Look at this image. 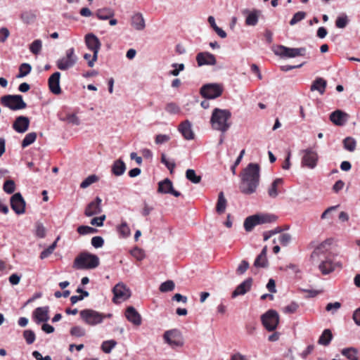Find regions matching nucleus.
<instances>
[{
  "label": "nucleus",
  "mask_w": 360,
  "mask_h": 360,
  "mask_svg": "<svg viewBox=\"0 0 360 360\" xmlns=\"http://www.w3.org/2000/svg\"><path fill=\"white\" fill-rule=\"evenodd\" d=\"M258 219V214L247 217L244 221V228L245 231L248 232L251 231L255 226L259 224Z\"/></svg>",
  "instance_id": "473e14b6"
},
{
  "label": "nucleus",
  "mask_w": 360,
  "mask_h": 360,
  "mask_svg": "<svg viewBox=\"0 0 360 360\" xmlns=\"http://www.w3.org/2000/svg\"><path fill=\"white\" fill-rule=\"evenodd\" d=\"M105 218H106V217L105 214H103L99 217H94L91 220L90 224L92 226H96L101 227L103 225V222L105 220Z\"/></svg>",
  "instance_id": "69168bd1"
},
{
  "label": "nucleus",
  "mask_w": 360,
  "mask_h": 360,
  "mask_svg": "<svg viewBox=\"0 0 360 360\" xmlns=\"http://www.w3.org/2000/svg\"><path fill=\"white\" fill-rule=\"evenodd\" d=\"M60 73L59 72H56L49 78L48 83L49 87L53 94L59 95L61 94V89L60 86Z\"/></svg>",
  "instance_id": "4be33fe9"
},
{
  "label": "nucleus",
  "mask_w": 360,
  "mask_h": 360,
  "mask_svg": "<svg viewBox=\"0 0 360 360\" xmlns=\"http://www.w3.org/2000/svg\"><path fill=\"white\" fill-rule=\"evenodd\" d=\"M186 177L193 184H198L201 181V176L196 174L195 171L188 169L186 172Z\"/></svg>",
  "instance_id": "58836bf2"
},
{
  "label": "nucleus",
  "mask_w": 360,
  "mask_h": 360,
  "mask_svg": "<svg viewBox=\"0 0 360 360\" xmlns=\"http://www.w3.org/2000/svg\"><path fill=\"white\" fill-rule=\"evenodd\" d=\"M49 307L48 306L36 308L32 313L34 321L37 324L41 322H47L49 319Z\"/></svg>",
  "instance_id": "412c9836"
},
{
  "label": "nucleus",
  "mask_w": 360,
  "mask_h": 360,
  "mask_svg": "<svg viewBox=\"0 0 360 360\" xmlns=\"http://www.w3.org/2000/svg\"><path fill=\"white\" fill-rule=\"evenodd\" d=\"M36 138L37 134L35 132L28 133L22 141V147L26 148L27 146L31 145L35 141Z\"/></svg>",
  "instance_id": "79ce46f5"
},
{
  "label": "nucleus",
  "mask_w": 360,
  "mask_h": 360,
  "mask_svg": "<svg viewBox=\"0 0 360 360\" xmlns=\"http://www.w3.org/2000/svg\"><path fill=\"white\" fill-rule=\"evenodd\" d=\"M77 231L80 235L95 233L98 231L95 228L84 225L79 226Z\"/></svg>",
  "instance_id": "8fccbe9b"
},
{
  "label": "nucleus",
  "mask_w": 360,
  "mask_h": 360,
  "mask_svg": "<svg viewBox=\"0 0 360 360\" xmlns=\"http://www.w3.org/2000/svg\"><path fill=\"white\" fill-rule=\"evenodd\" d=\"M1 103L12 110H19L25 109L27 107V104L23 101L22 96L19 94L5 95L1 97Z\"/></svg>",
  "instance_id": "20e7f679"
},
{
  "label": "nucleus",
  "mask_w": 360,
  "mask_h": 360,
  "mask_svg": "<svg viewBox=\"0 0 360 360\" xmlns=\"http://www.w3.org/2000/svg\"><path fill=\"white\" fill-rule=\"evenodd\" d=\"M68 122L78 126L80 124V120L75 114L68 115L65 120Z\"/></svg>",
  "instance_id": "774afa93"
},
{
  "label": "nucleus",
  "mask_w": 360,
  "mask_h": 360,
  "mask_svg": "<svg viewBox=\"0 0 360 360\" xmlns=\"http://www.w3.org/2000/svg\"><path fill=\"white\" fill-rule=\"evenodd\" d=\"M70 333L71 335L78 337V338L83 337L86 334L85 329L79 326L72 327L70 329Z\"/></svg>",
  "instance_id": "5fc2aeb1"
},
{
  "label": "nucleus",
  "mask_w": 360,
  "mask_h": 360,
  "mask_svg": "<svg viewBox=\"0 0 360 360\" xmlns=\"http://www.w3.org/2000/svg\"><path fill=\"white\" fill-rule=\"evenodd\" d=\"M131 25L135 30L139 31L143 30L145 28V20L141 13H135L131 17Z\"/></svg>",
  "instance_id": "c756f323"
},
{
  "label": "nucleus",
  "mask_w": 360,
  "mask_h": 360,
  "mask_svg": "<svg viewBox=\"0 0 360 360\" xmlns=\"http://www.w3.org/2000/svg\"><path fill=\"white\" fill-rule=\"evenodd\" d=\"M266 254L267 247L264 246L254 262V266L256 268H266L268 266L269 262L266 257Z\"/></svg>",
  "instance_id": "cd10ccee"
},
{
  "label": "nucleus",
  "mask_w": 360,
  "mask_h": 360,
  "mask_svg": "<svg viewBox=\"0 0 360 360\" xmlns=\"http://www.w3.org/2000/svg\"><path fill=\"white\" fill-rule=\"evenodd\" d=\"M131 255L135 257L137 260L141 261L145 257L144 252L138 248H134L131 252Z\"/></svg>",
  "instance_id": "bf43d9fd"
},
{
  "label": "nucleus",
  "mask_w": 360,
  "mask_h": 360,
  "mask_svg": "<svg viewBox=\"0 0 360 360\" xmlns=\"http://www.w3.org/2000/svg\"><path fill=\"white\" fill-rule=\"evenodd\" d=\"M332 238H328L325 240L323 242H322L315 248V249L314 250L311 255V258L312 259H314L316 257H321L322 255L324 256L325 257L328 254L330 253H328V252L329 251L330 247L332 245Z\"/></svg>",
  "instance_id": "a211bd4d"
},
{
  "label": "nucleus",
  "mask_w": 360,
  "mask_h": 360,
  "mask_svg": "<svg viewBox=\"0 0 360 360\" xmlns=\"http://www.w3.org/2000/svg\"><path fill=\"white\" fill-rule=\"evenodd\" d=\"M281 231H282L281 228L278 227V226L276 227L274 229H272V230H270V231H265L263 233L264 240L266 241V240H269L272 236H274L275 234H277V233H279Z\"/></svg>",
  "instance_id": "e2e57ef3"
},
{
  "label": "nucleus",
  "mask_w": 360,
  "mask_h": 360,
  "mask_svg": "<svg viewBox=\"0 0 360 360\" xmlns=\"http://www.w3.org/2000/svg\"><path fill=\"white\" fill-rule=\"evenodd\" d=\"M291 239V235L288 233H281L278 238L279 243L283 246H287L290 243Z\"/></svg>",
  "instance_id": "4d7b16f0"
},
{
  "label": "nucleus",
  "mask_w": 360,
  "mask_h": 360,
  "mask_svg": "<svg viewBox=\"0 0 360 360\" xmlns=\"http://www.w3.org/2000/svg\"><path fill=\"white\" fill-rule=\"evenodd\" d=\"M42 43L40 39L34 40L30 46V51L35 55H37L41 51Z\"/></svg>",
  "instance_id": "3c124183"
},
{
  "label": "nucleus",
  "mask_w": 360,
  "mask_h": 360,
  "mask_svg": "<svg viewBox=\"0 0 360 360\" xmlns=\"http://www.w3.org/2000/svg\"><path fill=\"white\" fill-rule=\"evenodd\" d=\"M223 86L221 84L211 83L203 85L200 88V94L207 99H214L222 94Z\"/></svg>",
  "instance_id": "9b49d317"
},
{
  "label": "nucleus",
  "mask_w": 360,
  "mask_h": 360,
  "mask_svg": "<svg viewBox=\"0 0 360 360\" xmlns=\"http://www.w3.org/2000/svg\"><path fill=\"white\" fill-rule=\"evenodd\" d=\"M77 60V57L75 54V49L70 48L66 51L65 56L58 60L56 65L60 70H66L74 66Z\"/></svg>",
  "instance_id": "f8f14e48"
},
{
  "label": "nucleus",
  "mask_w": 360,
  "mask_h": 360,
  "mask_svg": "<svg viewBox=\"0 0 360 360\" xmlns=\"http://www.w3.org/2000/svg\"><path fill=\"white\" fill-rule=\"evenodd\" d=\"M249 268V263L246 260H243L236 269L238 275L243 274Z\"/></svg>",
  "instance_id": "0e129e2a"
},
{
  "label": "nucleus",
  "mask_w": 360,
  "mask_h": 360,
  "mask_svg": "<svg viewBox=\"0 0 360 360\" xmlns=\"http://www.w3.org/2000/svg\"><path fill=\"white\" fill-rule=\"evenodd\" d=\"M306 17V13L304 11H298L294 14L293 17L290 21V25H295L297 22L302 20Z\"/></svg>",
  "instance_id": "6e6d98bb"
},
{
  "label": "nucleus",
  "mask_w": 360,
  "mask_h": 360,
  "mask_svg": "<svg viewBox=\"0 0 360 360\" xmlns=\"http://www.w3.org/2000/svg\"><path fill=\"white\" fill-rule=\"evenodd\" d=\"M116 344L117 342L113 340L104 341L102 343L101 349L103 350V352L109 354L111 352L112 349L115 347Z\"/></svg>",
  "instance_id": "de8ad7c7"
},
{
  "label": "nucleus",
  "mask_w": 360,
  "mask_h": 360,
  "mask_svg": "<svg viewBox=\"0 0 360 360\" xmlns=\"http://www.w3.org/2000/svg\"><path fill=\"white\" fill-rule=\"evenodd\" d=\"M163 339L172 348L181 347L184 345L181 333L177 329L165 331L163 335Z\"/></svg>",
  "instance_id": "ddd939ff"
},
{
  "label": "nucleus",
  "mask_w": 360,
  "mask_h": 360,
  "mask_svg": "<svg viewBox=\"0 0 360 360\" xmlns=\"http://www.w3.org/2000/svg\"><path fill=\"white\" fill-rule=\"evenodd\" d=\"M298 308H299L298 304L295 302H292L290 304L285 307L283 309V311L285 314H293L297 311Z\"/></svg>",
  "instance_id": "13d9d810"
},
{
  "label": "nucleus",
  "mask_w": 360,
  "mask_h": 360,
  "mask_svg": "<svg viewBox=\"0 0 360 360\" xmlns=\"http://www.w3.org/2000/svg\"><path fill=\"white\" fill-rule=\"evenodd\" d=\"M341 354L348 360H359L358 350L354 347H348L342 349Z\"/></svg>",
  "instance_id": "f704fd0d"
},
{
  "label": "nucleus",
  "mask_w": 360,
  "mask_h": 360,
  "mask_svg": "<svg viewBox=\"0 0 360 360\" xmlns=\"http://www.w3.org/2000/svg\"><path fill=\"white\" fill-rule=\"evenodd\" d=\"M227 205V200L224 197V194L221 191L218 195V200L216 205V211L218 214H221L224 213Z\"/></svg>",
  "instance_id": "2f4dec72"
},
{
  "label": "nucleus",
  "mask_w": 360,
  "mask_h": 360,
  "mask_svg": "<svg viewBox=\"0 0 360 360\" xmlns=\"http://www.w3.org/2000/svg\"><path fill=\"white\" fill-rule=\"evenodd\" d=\"M318 267L323 275H328L336 268H341L342 264L339 262H335L334 255L330 253L321 260Z\"/></svg>",
  "instance_id": "9d476101"
},
{
  "label": "nucleus",
  "mask_w": 360,
  "mask_h": 360,
  "mask_svg": "<svg viewBox=\"0 0 360 360\" xmlns=\"http://www.w3.org/2000/svg\"><path fill=\"white\" fill-rule=\"evenodd\" d=\"M259 224L271 223L275 221L277 219L276 216L270 214H258Z\"/></svg>",
  "instance_id": "a18cd8bd"
},
{
  "label": "nucleus",
  "mask_w": 360,
  "mask_h": 360,
  "mask_svg": "<svg viewBox=\"0 0 360 360\" xmlns=\"http://www.w3.org/2000/svg\"><path fill=\"white\" fill-rule=\"evenodd\" d=\"M252 283V278H248L247 279H245L243 282L238 285L236 287V288L233 291L231 295L232 298H235L239 295H245L247 292H248L250 290Z\"/></svg>",
  "instance_id": "393cba45"
},
{
  "label": "nucleus",
  "mask_w": 360,
  "mask_h": 360,
  "mask_svg": "<svg viewBox=\"0 0 360 360\" xmlns=\"http://www.w3.org/2000/svg\"><path fill=\"white\" fill-rule=\"evenodd\" d=\"M275 55L281 58H295L297 56H304L306 54V49L301 48H289L283 45H278L273 49Z\"/></svg>",
  "instance_id": "39448f33"
},
{
  "label": "nucleus",
  "mask_w": 360,
  "mask_h": 360,
  "mask_svg": "<svg viewBox=\"0 0 360 360\" xmlns=\"http://www.w3.org/2000/svg\"><path fill=\"white\" fill-rule=\"evenodd\" d=\"M85 43L87 48L93 51L91 60L88 62L90 68L94 67V63L98 59V54L101 46V44L98 38L92 33L87 34L85 36Z\"/></svg>",
  "instance_id": "423d86ee"
},
{
  "label": "nucleus",
  "mask_w": 360,
  "mask_h": 360,
  "mask_svg": "<svg viewBox=\"0 0 360 360\" xmlns=\"http://www.w3.org/2000/svg\"><path fill=\"white\" fill-rule=\"evenodd\" d=\"M242 14L245 16V25L248 26H255L259 20L261 11L257 9L250 11L245 8L241 11Z\"/></svg>",
  "instance_id": "aec40b11"
},
{
  "label": "nucleus",
  "mask_w": 360,
  "mask_h": 360,
  "mask_svg": "<svg viewBox=\"0 0 360 360\" xmlns=\"http://www.w3.org/2000/svg\"><path fill=\"white\" fill-rule=\"evenodd\" d=\"M231 112L229 110L214 108L210 118L212 129L219 131L221 134L226 133L231 126Z\"/></svg>",
  "instance_id": "f03ea898"
},
{
  "label": "nucleus",
  "mask_w": 360,
  "mask_h": 360,
  "mask_svg": "<svg viewBox=\"0 0 360 360\" xmlns=\"http://www.w3.org/2000/svg\"><path fill=\"white\" fill-rule=\"evenodd\" d=\"M30 125V120L25 116L18 117L13 124V128L18 133L25 132Z\"/></svg>",
  "instance_id": "b1692460"
},
{
  "label": "nucleus",
  "mask_w": 360,
  "mask_h": 360,
  "mask_svg": "<svg viewBox=\"0 0 360 360\" xmlns=\"http://www.w3.org/2000/svg\"><path fill=\"white\" fill-rule=\"evenodd\" d=\"M196 61L199 67L214 65L217 63L215 56L207 51L200 52L196 55Z\"/></svg>",
  "instance_id": "6ab92c4d"
},
{
  "label": "nucleus",
  "mask_w": 360,
  "mask_h": 360,
  "mask_svg": "<svg viewBox=\"0 0 360 360\" xmlns=\"http://www.w3.org/2000/svg\"><path fill=\"white\" fill-rule=\"evenodd\" d=\"M11 207L17 214H22L25 212V201L20 193L13 195L10 200Z\"/></svg>",
  "instance_id": "2eb2a0df"
},
{
  "label": "nucleus",
  "mask_w": 360,
  "mask_h": 360,
  "mask_svg": "<svg viewBox=\"0 0 360 360\" xmlns=\"http://www.w3.org/2000/svg\"><path fill=\"white\" fill-rule=\"evenodd\" d=\"M178 130L185 139L193 140L194 139L195 134L192 130V124L188 120L179 125Z\"/></svg>",
  "instance_id": "5701e85b"
},
{
  "label": "nucleus",
  "mask_w": 360,
  "mask_h": 360,
  "mask_svg": "<svg viewBox=\"0 0 360 360\" xmlns=\"http://www.w3.org/2000/svg\"><path fill=\"white\" fill-rule=\"evenodd\" d=\"M126 170L125 163L120 159L117 160L114 162L112 165L111 171L115 176L122 175Z\"/></svg>",
  "instance_id": "7c9ffc66"
},
{
  "label": "nucleus",
  "mask_w": 360,
  "mask_h": 360,
  "mask_svg": "<svg viewBox=\"0 0 360 360\" xmlns=\"http://www.w3.org/2000/svg\"><path fill=\"white\" fill-rule=\"evenodd\" d=\"M59 240V237L56 238V240L47 248L44 250L40 254V259H44L47 258L49 255H51L56 248L57 241Z\"/></svg>",
  "instance_id": "ea45409f"
},
{
  "label": "nucleus",
  "mask_w": 360,
  "mask_h": 360,
  "mask_svg": "<svg viewBox=\"0 0 360 360\" xmlns=\"http://www.w3.org/2000/svg\"><path fill=\"white\" fill-rule=\"evenodd\" d=\"M300 155H302V167L314 169L316 166L319 157L317 153L314 149L309 148L302 150L300 152Z\"/></svg>",
  "instance_id": "1a4fd4ad"
},
{
  "label": "nucleus",
  "mask_w": 360,
  "mask_h": 360,
  "mask_svg": "<svg viewBox=\"0 0 360 360\" xmlns=\"http://www.w3.org/2000/svg\"><path fill=\"white\" fill-rule=\"evenodd\" d=\"M126 318L129 321L135 326H140L141 324V317L139 312L134 307H129L125 312Z\"/></svg>",
  "instance_id": "bb28decb"
},
{
  "label": "nucleus",
  "mask_w": 360,
  "mask_h": 360,
  "mask_svg": "<svg viewBox=\"0 0 360 360\" xmlns=\"http://www.w3.org/2000/svg\"><path fill=\"white\" fill-rule=\"evenodd\" d=\"M158 192L163 194H171L175 197H179L181 195L180 192L174 189L172 181L168 178L158 183Z\"/></svg>",
  "instance_id": "f3484780"
},
{
  "label": "nucleus",
  "mask_w": 360,
  "mask_h": 360,
  "mask_svg": "<svg viewBox=\"0 0 360 360\" xmlns=\"http://www.w3.org/2000/svg\"><path fill=\"white\" fill-rule=\"evenodd\" d=\"M283 183V179L278 178L276 179L271 185V187L268 190V194L271 198L277 197L278 193L277 191V186Z\"/></svg>",
  "instance_id": "4c0bfd02"
},
{
  "label": "nucleus",
  "mask_w": 360,
  "mask_h": 360,
  "mask_svg": "<svg viewBox=\"0 0 360 360\" xmlns=\"http://www.w3.org/2000/svg\"><path fill=\"white\" fill-rule=\"evenodd\" d=\"M264 327L268 331H274L279 323V315L274 309H269L261 316Z\"/></svg>",
  "instance_id": "6e6552de"
},
{
  "label": "nucleus",
  "mask_w": 360,
  "mask_h": 360,
  "mask_svg": "<svg viewBox=\"0 0 360 360\" xmlns=\"http://www.w3.org/2000/svg\"><path fill=\"white\" fill-rule=\"evenodd\" d=\"M175 288V284L173 281L168 280L165 282H163L160 285L159 290L162 292H167L172 291Z\"/></svg>",
  "instance_id": "49530a36"
},
{
  "label": "nucleus",
  "mask_w": 360,
  "mask_h": 360,
  "mask_svg": "<svg viewBox=\"0 0 360 360\" xmlns=\"http://www.w3.org/2000/svg\"><path fill=\"white\" fill-rule=\"evenodd\" d=\"M96 15L100 20H108L114 15V12L110 8H101L97 10Z\"/></svg>",
  "instance_id": "c9c22d12"
},
{
  "label": "nucleus",
  "mask_w": 360,
  "mask_h": 360,
  "mask_svg": "<svg viewBox=\"0 0 360 360\" xmlns=\"http://www.w3.org/2000/svg\"><path fill=\"white\" fill-rule=\"evenodd\" d=\"M32 67L29 63H22L19 67V73L17 75L18 78H21L27 76L31 72Z\"/></svg>",
  "instance_id": "37998d69"
},
{
  "label": "nucleus",
  "mask_w": 360,
  "mask_h": 360,
  "mask_svg": "<svg viewBox=\"0 0 360 360\" xmlns=\"http://www.w3.org/2000/svg\"><path fill=\"white\" fill-rule=\"evenodd\" d=\"M239 189L241 193L250 195L256 191L259 183L260 167L257 163H249L240 175Z\"/></svg>",
  "instance_id": "f257e3e1"
},
{
  "label": "nucleus",
  "mask_w": 360,
  "mask_h": 360,
  "mask_svg": "<svg viewBox=\"0 0 360 360\" xmlns=\"http://www.w3.org/2000/svg\"><path fill=\"white\" fill-rule=\"evenodd\" d=\"M344 148L349 152H353L356 149V141L351 136H347L343 140Z\"/></svg>",
  "instance_id": "e433bc0d"
},
{
  "label": "nucleus",
  "mask_w": 360,
  "mask_h": 360,
  "mask_svg": "<svg viewBox=\"0 0 360 360\" xmlns=\"http://www.w3.org/2000/svg\"><path fill=\"white\" fill-rule=\"evenodd\" d=\"M348 117V114L340 110L333 112L330 115V121L338 126L344 125L347 122Z\"/></svg>",
  "instance_id": "a878e982"
},
{
  "label": "nucleus",
  "mask_w": 360,
  "mask_h": 360,
  "mask_svg": "<svg viewBox=\"0 0 360 360\" xmlns=\"http://www.w3.org/2000/svg\"><path fill=\"white\" fill-rule=\"evenodd\" d=\"M115 303H120L127 300L131 296L130 290L122 283H117L112 290Z\"/></svg>",
  "instance_id": "4468645a"
},
{
  "label": "nucleus",
  "mask_w": 360,
  "mask_h": 360,
  "mask_svg": "<svg viewBox=\"0 0 360 360\" xmlns=\"http://www.w3.org/2000/svg\"><path fill=\"white\" fill-rule=\"evenodd\" d=\"M79 315L85 323L89 326H96L103 322L104 314L90 309L80 311Z\"/></svg>",
  "instance_id": "0eeeda50"
},
{
  "label": "nucleus",
  "mask_w": 360,
  "mask_h": 360,
  "mask_svg": "<svg viewBox=\"0 0 360 360\" xmlns=\"http://www.w3.org/2000/svg\"><path fill=\"white\" fill-rule=\"evenodd\" d=\"M98 179V177L96 174L89 175L80 184V188H86L92 184L97 182Z\"/></svg>",
  "instance_id": "c03bdc74"
},
{
  "label": "nucleus",
  "mask_w": 360,
  "mask_h": 360,
  "mask_svg": "<svg viewBox=\"0 0 360 360\" xmlns=\"http://www.w3.org/2000/svg\"><path fill=\"white\" fill-rule=\"evenodd\" d=\"M3 190L8 194H12L15 190V184L11 179L6 180L3 186Z\"/></svg>",
  "instance_id": "09e8293b"
},
{
  "label": "nucleus",
  "mask_w": 360,
  "mask_h": 360,
  "mask_svg": "<svg viewBox=\"0 0 360 360\" xmlns=\"http://www.w3.org/2000/svg\"><path fill=\"white\" fill-rule=\"evenodd\" d=\"M333 335L330 329H325L319 338L318 343L321 345L327 346L332 340Z\"/></svg>",
  "instance_id": "72a5a7b5"
},
{
  "label": "nucleus",
  "mask_w": 360,
  "mask_h": 360,
  "mask_svg": "<svg viewBox=\"0 0 360 360\" xmlns=\"http://www.w3.org/2000/svg\"><path fill=\"white\" fill-rule=\"evenodd\" d=\"M117 230L119 234L123 238L128 237L131 233L130 229L127 222L124 221H122L121 224L117 227Z\"/></svg>",
  "instance_id": "a19ab883"
},
{
  "label": "nucleus",
  "mask_w": 360,
  "mask_h": 360,
  "mask_svg": "<svg viewBox=\"0 0 360 360\" xmlns=\"http://www.w3.org/2000/svg\"><path fill=\"white\" fill-rule=\"evenodd\" d=\"M349 22V19L347 15L343 14L340 16H338L335 21V25L338 28H345Z\"/></svg>",
  "instance_id": "603ef678"
},
{
  "label": "nucleus",
  "mask_w": 360,
  "mask_h": 360,
  "mask_svg": "<svg viewBox=\"0 0 360 360\" xmlns=\"http://www.w3.org/2000/svg\"><path fill=\"white\" fill-rule=\"evenodd\" d=\"M91 243L95 248H99L104 245V240L101 236H94L91 238Z\"/></svg>",
  "instance_id": "680f3d73"
},
{
  "label": "nucleus",
  "mask_w": 360,
  "mask_h": 360,
  "mask_svg": "<svg viewBox=\"0 0 360 360\" xmlns=\"http://www.w3.org/2000/svg\"><path fill=\"white\" fill-rule=\"evenodd\" d=\"M23 338H25L27 344H32L36 339L35 333L32 330H25L23 332Z\"/></svg>",
  "instance_id": "864d4df0"
},
{
  "label": "nucleus",
  "mask_w": 360,
  "mask_h": 360,
  "mask_svg": "<svg viewBox=\"0 0 360 360\" xmlns=\"http://www.w3.org/2000/svg\"><path fill=\"white\" fill-rule=\"evenodd\" d=\"M101 203L102 199L97 196L86 205L84 210V215L89 217L101 213L103 211Z\"/></svg>",
  "instance_id": "dca6fc26"
},
{
  "label": "nucleus",
  "mask_w": 360,
  "mask_h": 360,
  "mask_svg": "<svg viewBox=\"0 0 360 360\" xmlns=\"http://www.w3.org/2000/svg\"><path fill=\"white\" fill-rule=\"evenodd\" d=\"M99 264L97 255L83 252L75 259L73 267L77 269H93L98 266Z\"/></svg>",
  "instance_id": "7ed1b4c3"
},
{
  "label": "nucleus",
  "mask_w": 360,
  "mask_h": 360,
  "mask_svg": "<svg viewBox=\"0 0 360 360\" xmlns=\"http://www.w3.org/2000/svg\"><path fill=\"white\" fill-rule=\"evenodd\" d=\"M170 140V136L167 134H158L155 136V142L156 144L160 145L165 143Z\"/></svg>",
  "instance_id": "338daca9"
},
{
  "label": "nucleus",
  "mask_w": 360,
  "mask_h": 360,
  "mask_svg": "<svg viewBox=\"0 0 360 360\" xmlns=\"http://www.w3.org/2000/svg\"><path fill=\"white\" fill-rule=\"evenodd\" d=\"M326 80L321 77H318L312 82L310 90L311 91H317L321 95H323L326 91Z\"/></svg>",
  "instance_id": "c85d7f7f"
},
{
  "label": "nucleus",
  "mask_w": 360,
  "mask_h": 360,
  "mask_svg": "<svg viewBox=\"0 0 360 360\" xmlns=\"http://www.w3.org/2000/svg\"><path fill=\"white\" fill-rule=\"evenodd\" d=\"M165 110L170 114H177L180 108L174 103H169L165 106Z\"/></svg>",
  "instance_id": "052dcab7"
}]
</instances>
